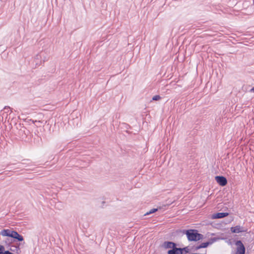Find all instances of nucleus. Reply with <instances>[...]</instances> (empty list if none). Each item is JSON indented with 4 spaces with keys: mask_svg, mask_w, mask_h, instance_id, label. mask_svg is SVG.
Segmentation results:
<instances>
[{
    "mask_svg": "<svg viewBox=\"0 0 254 254\" xmlns=\"http://www.w3.org/2000/svg\"><path fill=\"white\" fill-rule=\"evenodd\" d=\"M179 231L183 234H185L189 242H197L203 239V235L199 233L196 229H183L179 230Z\"/></svg>",
    "mask_w": 254,
    "mask_h": 254,
    "instance_id": "obj_1",
    "label": "nucleus"
},
{
    "mask_svg": "<svg viewBox=\"0 0 254 254\" xmlns=\"http://www.w3.org/2000/svg\"><path fill=\"white\" fill-rule=\"evenodd\" d=\"M178 244L172 241H166L164 242L162 247L165 249H169L167 254H182L181 248H178Z\"/></svg>",
    "mask_w": 254,
    "mask_h": 254,
    "instance_id": "obj_2",
    "label": "nucleus"
},
{
    "mask_svg": "<svg viewBox=\"0 0 254 254\" xmlns=\"http://www.w3.org/2000/svg\"><path fill=\"white\" fill-rule=\"evenodd\" d=\"M235 245L237 246V251L235 254H245L246 248L241 240H237L235 242Z\"/></svg>",
    "mask_w": 254,
    "mask_h": 254,
    "instance_id": "obj_3",
    "label": "nucleus"
},
{
    "mask_svg": "<svg viewBox=\"0 0 254 254\" xmlns=\"http://www.w3.org/2000/svg\"><path fill=\"white\" fill-rule=\"evenodd\" d=\"M17 128L19 129L18 134L22 137L27 136L30 133V131L20 124L18 125Z\"/></svg>",
    "mask_w": 254,
    "mask_h": 254,
    "instance_id": "obj_4",
    "label": "nucleus"
},
{
    "mask_svg": "<svg viewBox=\"0 0 254 254\" xmlns=\"http://www.w3.org/2000/svg\"><path fill=\"white\" fill-rule=\"evenodd\" d=\"M215 180L217 184L221 187L225 186L228 183L226 178L223 176H216L215 177Z\"/></svg>",
    "mask_w": 254,
    "mask_h": 254,
    "instance_id": "obj_5",
    "label": "nucleus"
},
{
    "mask_svg": "<svg viewBox=\"0 0 254 254\" xmlns=\"http://www.w3.org/2000/svg\"><path fill=\"white\" fill-rule=\"evenodd\" d=\"M11 238L13 239V241L12 242H20L23 241H24V238L23 237L19 234L17 231L13 230L12 235L11 236Z\"/></svg>",
    "mask_w": 254,
    "mask_h": 254,
    "instance_id": "obj_6",
    "label": "nucleus"
},
{
    "mask_svg": "<svg viewBox=\"0 0 254 254\" xmlns=\"http://www.w3.org/2000/svg\"><path fill=\"white\" fill-rule=\"evenodd\" d=\"M230 230L233 233H239L241 232H246L248 229L243 227H241L239 225H237L235 227H232L230 228Z\"/></svg>",
    "mask_w": 254,
    "mask_h": 254,
    "instance_id": "obj_7",
    "label": "nucleus"
},
{
    "mask_svg": "<svg viewBox=\"0 0 254 254\" xmlns=\"http://www.w3.org/2000/svg\"><path fill=\"white\" fill-rule=\"evenodd\" d=\"M229 213L228 212H217L214 213L211 216V218L213 219H221L227 217Z\"/></svg>",
    "mask_w": 254,
    "mask_h": 254,
    "instance_id": "obj_8",
    "label": "nucleus"
},
{
    "mask_svg": "<svg viewBox=\"0 0 254 254\" xmlns=\"http://www.w3.org/2000/svg\"><path fill=\"white\" fill-rule=\"evenodd\" d=\"M13 230L8 229H2L0 232V235L4 237H11L12 235Z\"/></svg>",
    "mask_w": 254,
    "mask_h": 254,
    "instance_id": "obj_9",
    "label": "nucleus"
},
{
    "mask_svg": "<svg viewBox=\"0 0 254 254\" xmlns=\"http://www.w3.org/2000/svg\"><path fill=\"white\" fill-rule=\"evenodd\" d=\"M7 167H9V169H10V170L12 169L14 170L23 167L21 162L15 164H8Z\"/></svg>",
    "mask_w": 254,
    "mask_h": 254,
    "instance_id": "obj_10",
    "label": "nucleus"
},
{
    "mask_svg": "<svg viewBox=\"0 0 254 254\" xmlns=\"http://www.w3.org/2000/svg\"><path fill=\"white\" fill-rule=\"evenodd\" d=\"M167 206H168V205H163L162 207L161 206H159V207H158L157 208H152L151 210H150L149 211H148L147 212H146L144 214V216H147V215H149L150 214H152L153 213H154L155 212H157L158 210L161 209L162 208H163V207L166 208Z\"/></svg>",
    "mask_w": 254,
    "mask_h": 254,
    "instance_id": "obj_11",
    "label": "nucleus"
},
{
    "mask_svg": "<svg viewBox=\"0 0 254 254\" xmlns=\"http://www.w3.org/2000/svg\"><path fill=\"white\" fill-rule=\"evenodd\" d=\"M208 243H207V242H202L200 244L193 247V251H197L200 249L202 248H206L208 247Z\"/></svg>",
    "mask_w": 254,
    "mask_h": 254,
    "instance_id": "obj_12",
    "label": "nucleus"
},
{
    "mask_svg": "<svg viewBox=\"0 0 254 254\" xmlns=\"http://www.w3.org/2000/svg\"><path fill=\"white\" fill-rule=\"evenodd\" d=\"M20 243H19L17 245H12L11 246V248L10 250L12 252H15L17 254H19L21 253V250L20 248Z\"/></svg>",
    "mask_w": 254,
    "mask_h": 254,
    "instance_id": "obj_13",
    "label": "nucleus"
},
{
    "mask_svg": "<svg viewBox=\"0 0 254 254\" xmlns=\"http://www.w3.org/2000/svg\"><path fill=\"white\" fill-rule=\"evenodd\" d=\"M220 239V238L219 237H211L208 240V241H207V242L208 243V246H210Z\"/></svg>",
    "mask_w": 254,
    "mask_h": 254,
    "instance_id": "obj_14",
    "label": "nucleus"
},
{
    "mask_svg": "<svg viewBox=\"0 0 254 254\" xmlns=\"http://www.w3.org/2000/svg\"><path fill=\"white\" fill-rule=\"evenodd\" d=\"M220 239V238L219 237H211L208 240V241H207V242L208 243V246H210Z\"/></svg>",
    "mask_w": 254,
    "mask_h": 254,
    "instance_id": "obj_15",
    "label": "nucleus"
},
{
    "mask_svg": "<svg viewBox=\"0 0 254 254\" xmlns=\"http://www.w3.org/2000/svg\"><path fill=\"white\" fill-rule=\"evenodd\" d=\"M34 166L35 165L31 162V164H28V165L25 166V167L27 168V169H26L27 171H33L34 170Z\"/></svg>",
    "mask_w": 254,
    "mask_h": 254,
    "instance_id": "obj_16",
    "label": "nucleus"
},
{
    "mask_svg": "<svg viewBox=\"0 0 254 254\" xmlns=\"http://www.w3.org/2000/svg\"><path fill=\"white\" fill-rule=\"evenodd\" d=\"M181 254H186L190 253V249L188 247H185L184 248H181Z\"/></svg>",
    "mask_w": 254,
    "mask_h": 254,
    "instance_id": "obj_17",
    "label": "nucleus"
},
{
    "mask_svg": "<svg viewBox=\"0 0 254 254\" xmlns=\"http://www.w3.org/2000/svg\"><path fill=\"white\" fill-rule=\"evenodd\" d=\"M31 161L29 159H23L21 163L23 167H25V166L28 165V164H31Z\"/></svg>",
    "mask_w": 254,
    "mask_h": 254,
    "instance_id": "obj_18",
    "label": "nucleus"
},
{
    "mask_svg": "<svg viewBox=\"0 0 254 254\" xmlns=\"http://www.w3.org/2000/svg\"><path fill=\"white\" fill-rule=\"evenodd\" d=\"M161 99V96L160 95H156L152 97V100H153V101H159Z\"/></svg>",
    "mask_w": 254,
    "mask_h": 254,
    "instance_id": "obj_19",
    "label": "nucleus"
},
{
    "mask_svg": "<svg viewBox=\"0 0 254 254\" xmlns=\"http://www.w3.org/2000/svg\"><path fill=\"white\" fill-rule=\"evenodd\" d=\"M30 121L34 124L36 125V126H38V125L37 124H38V123H42V122H41L40 121H37V120H30Z\"/></svg>",
    "mask_w": 254,
    "mask_h": 254,
    "instance_id": "obj_20",
    "label": "nucleus"
},
{
    "mask_svg": "<svg viewBox=\"0 0 254 254\" xmlns=\"http://www.w3.org/2000/svg\"><path fill=\"white\" fill-rule=\"evenodd\" d=\"M4 248L3 245L0 244V254H3Z\"/></svg>",
    "mask_w": 254,
    "mask_h": 254,
    "instance_id": "obj_21",
    "label": "nucleus"
},
{
    "mask_svg": "<svg viewBox=\"0 0 254 254\" xmlns=\"http://www.w3.org/2000/svg\"><path fill=\"white\" fill-rule=\"evenodd\" d=\"M12 243V241L11 240L10 242L8 239L5 241L6 245H7L8 246H10L11 243Z\"/></svg>",
    "mask_w": 254,
    "mask_h": 254,
    "instance_id": "obj_22",
    "label": "nucleus"
},
{
    "mask_svg": "<svg viewBox=\"0 0 254 254\" xmlns=\"http://www.w3.org/2000/svg\"><path fill=\"white\" fill-rule=\"evenodd\" d=\"M14 254L11 252H10L9 251H5V249L4 250L3 254Z\"/></svg>",
    "mask_w": 254,
    "mask_h": 254,
    "instance_id": "obj_23",
    "label": "nucleus"
},
{
    "mask_svg": "<svg viewBox=\"0 0 254 254\" xmlns=\"http://www.w3.org/2000/svg\"><path fill=\"white\" fill-rule=\"evenodd\" d=\"M10 109V108L9 107H5L4 108V110L5 111L6 110H7V111H8V110Z\"/></svg>",
    "mask_w": 254,
    "mask_h": 254,
    "instance_id": "obj_24",
    "label": "nucleus"
},
{
    "mask_svg": "<svg viewBox=\"0 0 254 254\" xmlns=\"http://www.w3.org/2000/svg\"><path fill=\"white\" fill-rule=\"evenodd\" d=\"M250 92L254 93V86L251 89Z\"/></svg>",
    "mask_w": 254,
    "mask_h": 254,
    "instance_id": "obj_25",
    "label": "nucleus"
},
{
    "mask_svg": "<svg viewBox=\"0 0 254 254\" xmlns=\"http://www.w3.org/2000/svg\"><path fill=\"white\" fill-rule=\"evenodd\" d=\"M42 55V53H40V54L39 55H37L36 56L37 58V59H38V57H39V56H40V57H41Z\"/></svg>",
    "mask_w": 254,
    "mask_h": 254,
    "instance_id": "obj_26",
    "label": "nucleus"
},
{
    "mask_svg": "<svg viewBox=\"0 0 254 254\" xmlns=\"http://www.w3.org/2000/svg\"><path fill=\"white\" fill-rule=\"evenodd\" d=\"M192 254H206V253H205V254L192 253Z\"/></svg>",
    "mask_w": 254,
    "mask_h": 254,
    "instance_id": "obj_27",
    "label": "nucleus"
}]
</instances>
